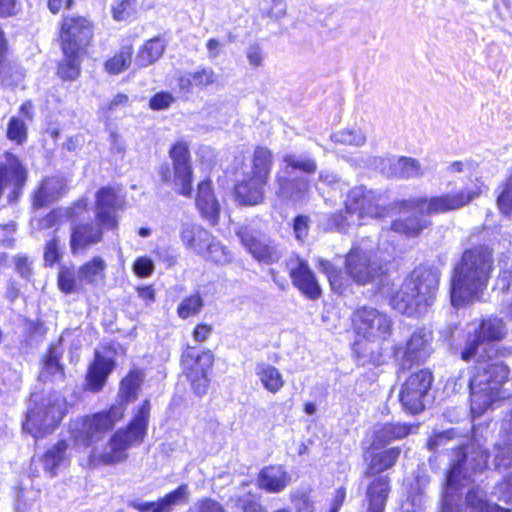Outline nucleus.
Segmentation results:
<instances>
[{
    "label": "nucleus",
    "instance_id": "nucleus-1",
    "mask_svg": "<svg viewBox=\"0 0 512 512\" xmlns=\"http://www.w3.org/2000/svg\"><path fill=\"white\" fill-rule=\"evenodd\" d=\"M484 189V183L476 179L471 186L460 191L429 199L419 197L400 201L396 205L401 217L392 222L391 230L407 237H416L431 224L423 215L430 216L461 209L480 197Z\"/></svg>",
    "mask_w": 512,
    "mask_h": 512
},
{
    "label": "nucleus",
    "instance_id": "nucleus-2",
    "mask_svg": "<svg viewBox=\"0 0 512 512\" xmlns=\"http://www.w3.org/2000/svg\"><path fill=\"white\" fill-rule=\"evenodd\" d=\"M512 355L511 347L489 346L483 350L470 379V408L473 417H480L499 398L500 388L508 379L505 359Z\"/></svg>",
    "mask_w": 512,
    "mask_h": 512
},
{
    "label": "nucleus",
    "instance_id": "nucleus-3",
    "mask_svg": "<svg viewBox=\"0 0 512 512\" xmlns=\"http://www.w3.org/2000/svg\"><path fill=\"white\" fill-rule=\"evenodd\" d=\"M492 251L477 246L463 252L451 279V303L458 307L474 301L486 288L492 269Z\"/></svg>",
    "mask_w": 512,
    "mask_h": 512
},
{
    "label": "nucleus",
    "instance_id": "nucleus-4",
    "mask_svg": "<svg viewBox=\"0 0 512 512\" xmlns=\"http://www.w3.org/2000/svg\"><path fill=\"white\" fill-rule=\"evenodd\" d=\"M489 453L485 448V439L478 430H474L468 444H460L451 458L450 469L446 477L447 491L443 498L441 512L458 511L454 503V494L462 480H471L487 469Z\"/></svg>",
    "mask_w": 512,
    "mask_h": 512
},
{
    "label": "nucleus",
    "instance_id": "nucleus-5",
    "mask_svg": "<svg viewBox=\"0 0 512 512\" xmlns=\"http://www.w3.org/2000/svg\"><path fill=\"white\" fill-rule=\"evenodd\" d=\"M440 272L437 268L420 266L416 268L395 291L390 304L396 311L408 316L420 315L434 303Z\"/></svg>",
    "mask_w": 512,
    "mask_h": 512
},
{
    "label": "nucleus",
    "instance_id": "nucleus-6",
    "mask_svg": "<svg viewBox=\"0 0 512 512\" xmlns=\"http://www.w3.org/2000/svg\"><path fill=\"white\" fill-rule=\"evenodd\" d=\"M150 417V402L145 400L137 409L132 421L124 429L117 430L103 450L93 448L88 458L89 468L114 465L127 460V451L140 445L147 434Z\"/></svg>",
    "mask_w": 512,
    "mask_h": 512
},
{
    "label": "nucleus",
    "instance_id": "nucleus-7",
    "mask_svg": "<svg viewBox=\"0 0 512 512\" xmlns=\"http://www.w3.org/2000/svg\"><path fill=\"white\" fill-rule=\"evenodd\" d=\"M352 321L357 336L376 348L366 347L356 341L355 351L367 357L374 365H379L382 362L381 346L392 334L391 317L376 308L361 307L354 312Z\"/></svg>",
    "mask_w": 512,
    "mask_h": 512
},
{
    "label": "nucleus",
    "instance_id": "nucleus-8",
    "mask_svg": "<svg viewBox=\"0 0 512 512\" xmlns=\"http://www.w3.org/2000/svg\"><path fill=\"white\" fill-rule=\"evenodd\" d=\"M66 409L65 400L58 394L42 397L31 394L29 406L22 424L23 431L35 439L52 433L61 422Z\"/></svg>",
    "mask_w": 512,
    "mask_h": 512
},
{
    "label": "nucleus",
    "instance_id": "nucleus-9",
    "mask_svg": "<svg viewBox=\"0 0 512 512\" xmlns=\"http://www.w3.org/2000/svg\"><path fill=\"white\" fill-rule=\"evenodd\" d=\"M125 407L115 404L108 411L77 418L69 425L70 436L75 446L87 448L101 440L124 415Z\"/></svg>",
    "mask_w": 512,
    "mask_h": 512
},
{
    "label": "nucleus",
    "instance_id": "nucleus-10",
    "mask_svg": "<svg viewBox=\"0 0 512 512\" xmlns=\"http://www.w3.org/2000/svg\"><path fill=\"white\" fill-rule=\"evenodd\" d=\"M345 214L343 223H338L341 228L344 224L361 225L371 219L384 217L386 208L381 204L380 193L359 185L348 192L345 201Z\"/></svg>",
    "mask_w": 512,
    "mask_h": 512
},
{
    "label": "nucleus",
    "instance_id": "nucleus-11",
    "mask_svg": "<svg viewBox=\"0 0 512 512\" xmlns=\"http://www.w3.org/2000/svg\"><path fill=\"white\" fill-rule=\"evenodd\" d=\"M507 333L505 321L497 316H489L482 319L478 324H471L465 346L461 352V358L464 361L475 360L476 363H479V357L485 348L489 346L504 347L491 343L503 340Z\"/></svg>",
    "mask_w": 512,
    "mask_h": 512
},
{
    "label": "nucleus",
    "instance_id": "nucleus-12",
    "mask_svg": "<svg viewBox=\"0 0 512 512\" xmlns=\"http://www.w3.org/2000/svg\"><path fill=\"white\" fill-rule=\"evenodd\" d=\"M386 260L379 258L376 253L353 248L345 258V271L357 284L380 282L385 274Z\"/></svg>",
    "mask_w": 512,
    "mask_h": 512
},
{
    "label": "nucleus",
    "instance_id": "nucleus-13",
    "mask_svg": "<svg viewBox=\"0 0 512 512\" xmlns=\"http://www.w3.org/2000/svg\"><path fill=\"white\" fill-rule=\"evenodd\" d=\"M214 363V354L209 349L197 350L187 346L182 353V365L184 372L191 382L194 392L201 396L206 393L209 378L208 372Z\"/></svg>",
    "mask_w": 512,
    "mask_h": 512
},
{
    "label": "nucleus",
    "instance_id": "nucleus-14",
    "mask_svg": "<svg viewBox=\"0 0 512 512\" xmlns=\"http://www.w3.org/2000/svg\"><path fill=\"white\" fill-rule=\"evenodd\" d=\"M93 37V25L84 17L68 16L60 29L61 48L64 55L80 53Z\"/></svg>",
    "mask_w": 512,
    "mask_h": 512
},
{
    "label": "nucleus",
    "instance_id": "nucleus-15",
    "mask_svg": "<svg viewBox=\"0 0 512 512\" xmlns=\"http://www.w3.org/2000/svg\"><path fill=\"white\" fill-rule=\"evenodd\" d=\"M432 385V374L428 370H419L411 374L403 383L399 399L405 410L417 414L424 409L423 398Z\"/></svg>",
    "mask_w": 512,
    "mask_h": 512
},
{
    "label": "nucleus",
    "instance_id": "nucleus-16",
    "mask_svg": "<svg viewBox=\"0 0 512 512\" xmlns=\"http://www.w3.org/2000/svg\"><path fill=\"white\" fill-rule=\"evenodd\" d=\"M173 166L175 190L183 196H191L193 171L189 145L185 141H177L169 150Z\"/></svg>",
    "mask_w": 512,
    "mask_h": 512
},
{
    "label": "nucleus",
    "instance_id": "nucleus-17",
    "mask_svg": "<svg viewBox=\"0 0 512 512\" xmlns=\"http://www.w3.org/2000/svg\"><path fill=\"white\" fill-rule=\"evenodd\" d=\"M370 166L379 169L390 178L410 179L422 177L426 170L418 159L412 157H374L370 159Z\"/></svg>",
    "mask_w": 512,
    "mask_h": 512
},
{
    "label": "nucleus",
    "instance_id": "nucleus-18",
    "mask_svg": "<svg viewBox=\"0 0 512 512\" xmlns=\"http://www.w3.org/2000/svg\"><path fill=\"white\" fill-rule=\"evenodd\" d=\"M237 235L242 245L258 262L272 264L282 257V251L274 241L261 237L246 227L239 228Z\"/></svg>",
    "mask_w": 512,
    "mask_h": 512
},
{
    "label": "nucleus",
    "instance_id": "nucleus-19",
    "mask_svg": "<svg viewBox=\"0 0 512 512\" xmlns=\"http://www.w3.org/2000/svg\"><path fill=\"white\" fill-rule=\"evenodd\" d=\"M287 268L293 285L308 299L320 298L322 289L308 262L299 256L287 260Z\"/></svg>",
    "mask_w": 512,
    "mask_h": 512
},
{
    "label": "nucleus",
    "instance_id": "nucleus-20",
    "mask_svg": "<svg viewBox=\"0 0 512 512\" xmlns=\"http://www.w3.org/2000/svg\"><path fill=\"white\" fill-rule=\"evenodd\" d=\"M103 227L97 223L72 222L70 226V250L72 255H83L103 239Z\"/></svg>",
    "mask_w": 512,
    "mask_h": 512
},
{
    "label": "nucleus",
    "instance_id": "nucleus-21",
    "mask_svg": "<svg viewBox=\"0 0 512 512\" xmlns=\"http://www.w3.org/2000/svg\"><path fill=\"white\" fill-rule=\"evenodd\" d=\"M123 199L109 187L101 188L96 194V220L104 229H115L118 225L117 212L122 209Z\"/></svg>",
    "mask_w": 512,
    "mask_h": 512
},
{
    "label": "nucleus",
    "instance_id": "nucleus-22",
    "mask_svg": "<svg viewBox=\"0 0 512 512\" xmlns=\"http://www.w3.org/2000/svg\"><path fill=\"white\" fill-rule=\"evenodd\" d=\"M432 334L426 329H418L409 338L405 348L397 346L395 348V356L403 357V366L406 363L425 361L432 352L431 347Z\"/></svg>",
    "mask_w": 512,
    "mask_h": 512
},
{
    "label": "nucleus",
    "instance_id": "nucleus-23",
    "mask_svg": "<svg viewBox=\"0 0 512 512\" xmlns=\"http://www.w3.org/2000/svg\"><path fill=\"white\" fill-rule=\"evenodd\" d=\"M187 498V486L182 485L158 501L132 500L128 503V506L139 512H171L175 506L184 503Z\"/></svg>",
    "mask_w": 512,
    "mask_h": 512
},
{
    "label": "nucleus",
    "instance_id": "nucleus-24",
    "mask_svg": "<svg viewBox=\"0 0 512 512\" xmlns=\"http://www.w3.org/2000/svg\"><path fill=\"white\" fill-rule=\"evenodd\" d=\"M275 181L278 186L276 190L278 196L293 202H304L307 200L310 191L308 179L304 177L290 179L278 173Z\"/></svg>",
    "mask_w": 512,
    "mask_h": 512
},
{
    "label": "nucleus",
    "instance_id": "nucleus-25",
    "mask_svg": "<svg viewBox=\"0 0 512 512\" xmlns=\"http://www.w3.org/2000/svg\"><path fill=\"white\" fill-rule=\"evenodd\" d=\"M114 366L115 363L111 358L96 352L95 359L90 365L86 376L87 390L99 392L106 384L107 378L113 371Z\"/></svg>",
    "mask_w": 512,
    "mask_h": 512
},
{
    "label": "nucleus",
    "instance_id": "nucleus-26",
    "mask_svg": "<svg viewBox=\"0 0 512 512\" xmlns=\"http://www.w3.org/2000/svg\"><path fill=\"white\" fill-rule=\"evenodd\" d=\"M390 492L389 478L381 476L369 483L366 489L364 506L366 512H385Z\"/></svg>",
    "mask_w": 512,
    "mask_h": 512
},
{
    "label": "nucleus",
    "instance_id": "nucleus-27",
    "mask_svg": "<svg viewBox=\"0 0 512 512\" xmlns=\"http://www.w3.org/2000/svg\"><path fill=\"white\" fill-rule=\"evenodd\" d=\"M291 481L290 474L281 465L264 467L258 474V487L269 492L279 493L283 491Z\"/></svg>",
    "mask_w": 512,
    "mask_h": 512
},
{
    "label": "nucleus",
    "instance_id": "nucleus-28",
    "mask_svg": "<svg viewBox=\"0 0 512 512\" xmlns=\"http://www.w3.org/2000/svg\"><path fill=\"white\" fill-rule=\"evenodd\" d=\"M267 182L247 173L235 186L236 196L245 205H257L264 199V187Z\"/></svg>",
    "mask_w": 512,
    "mask_h": 512
},
{
    "label": "nucleus",
    "instance_id": "nucleus-29",
    "mask_svg": "<svg viewBox=\"0 0 512 512\" xmlns=\"http://www.w3.org/2000/svg\"><path fill=\"white\" fill-rule=\"evenodd\" d=\"M212 237L207 230L198 225L187 223L181 227L180 238L183 245L198 255L204 253Z\"/></svg>",
    "mask_w": 512,
    "mask_h": 512
},
{
    "label": "nucleus",
    "instance_id": "nucleus-30",
    "mask_svg": "<svg viewBox=\"0 0 512 512\" xmlns=\"http://www.w3.org/2000/svg\"><path fill=\"white\" fill-rule=\"evenodd\" d=\"M217 74L210 67H200L192 72L183 74L178 79L180 91L191 93L194 88L205 89L217 81Z\"/></svg>",
    "mask_w": 512,
    "mask_h": 512
},
{
    "label": "nucleus",
    "instance_id": "nucleus-31",
    "mask_svg": "<svg viewBox=\"0 0 512 512\" xmlns=\"http://www.w3.org/2000/svg\"><path fill=\"white\" fill-rule=\"evenodd\" d=\"M167 41L162 36H156L143 43L137 51L135 66L146 68L156 63L164 54Z\"/></svg>",
    "mask_w": 512,
    "mask_h": 512
},
{
    "label": "nucleus",
    "instance_id": "nucleus-32",
    "mask_svg": "<svg viewBox=\"0 0 512 512\" xmlns=\"http://www.w3.org/2000/svg\"><path fill=\"white\" fill-rule=\"evenodd\" d=\"M196 205L202 216L215 224L218 219L220 206L218 201L212 192L211 183L209 181H203L198 185V191L196 196Z\"/></svg>",
    "mask_w": 512,
    "mask_h": 512
},
{
    "label": "nucleus",
    "instance_id": "nucleus-33",
    "mask_svg": "<svg viewBox=\"0 0 512 512\" xmlns=\"http://www.w3.org/2000/svg\"><path fill=\"white\" fill-rule=\"evenodd\" d=\"M66 190L67 185L64 179L59 177L47 178L34 195V206H46L60 198Z\"/></svg>",
    "mask_w": 512,
    "mask_h": 512
},
{
    "label": "nucleus",
    "instance_id": "nucleus-34",
    "mask_svg": "<svg viewBox=\"0 0 512 512\" xmlns=\"http://www.w3.org/2000/svg\"><path fill=\"white\" fill-rule=\"evenodd\" d=\"M107 263L101 256H94L78 268V279L86 285L97 286L106 278Z\"/></svg>",
    "mask_w": 512,
    "mask_h": 512
},
{
    "label": "nucleus",
    "instance_id": "nucleus-35",
    "mask_svg": "<svg viewBox=\"0 0 512 512\" xmlns=\"http://www.w3.org/2000/svg\"><path fill=\"white\" fill-rule=\"evenodd\" d=\"M255 374L260 383L270 393L276 394L284 386L282 373L275 366L268 363H259L256 365Z\"/></svg>",
    "mask_w": 512,
    "mask_h": 512
},
{
    "label": "nucleus",
    "instance_id": "nucleus-36",
    "mask_svg": "<svg viewBox=\"0 0 512 512\" xmlns=\"http://www.w3.org/2000/svg\"><path fill=\"white\" fill-rule=\"evenodd\" d=\"M411 432V426L401 423H385L374 427V445H386Z\"/></svg>",
    "mask_w": 512,
    "mask_h": 512
},
{
    "label": "nucleus",
    "instance_id": "nucleus-37",
    "mask_svg": "<svg viewBox=\"0 0 512 512\" xmlns=\"http://www.w3.org/2000/svg\"><path fill=\"white\" fill-rule=\"evenodd\" d=\"M401 454L399 447H392L377 453L371 457L368 468L365 472L367 476L376 475L394 466Z\"/></svg>",
    "mask_w": 512,
    "mask_h": 512
},
{
    "label": "nucleus",
    "instance_id": "nucleus-38",
    "mask_svg": "<svg viewBox=\"0 0 512 512\" xmlns=\"http://www.w3.org/2000/svg\"><path fill=\"white\" fill-rule=\"evenodd\" d=\"M145 374L142 370H131L129 374L121 381L119 389V399L122 407L124 403H129L137 398L138 391L142 385Z\"/></svg>",
    "mask_w": 512,
    "mask_h": 512
},
{
    "label": "nucleus",
    "instance_id": "nucleus-39",
    "mask_svg": "<svg viewBox=\"0 0 512 512\" xmlns=\"http://www.w3.org/2000/svg\"><path fill=\"white\" fill-rule=\"evenodd\" d=\"M251 162L252 168L249 174L258 177V179L268 181L273 165L271 151L266 147H257L254 150Z\"/></svg>",
    "mask_w": 512,
    "mask_h": 512
},
{
    "label": "nucleus",
    "instance_id": "nucleus-40",
    "mask_svg": "<svg viewBox=\"0 0 512 512\" xmlns=\"http://www.w3.org/2000/svg\"><path fill=\"white\" fill-rule=\"evenodd\" d=\"M466 506L470 512H509L495 503L486 500V495L479 487L472 488L466 495Z\"/></svg>",
    "mask_w": 512,
    "mask_h": 512
},
{
    "label": "nucleus",
    "instance_id": "nucleus-41",
    "mask_svg": "<svg viewBox=\"0 0 512 512\" xmlns=\"http://www.w3.org/2000/svg\"><path fill=\"white\" fill-rule=\"evenodd\" d=\"M60 354L54 346H51L45 359L44 366L40 372L42 380L61 381L64 378L63 367L59 363Z\"/></svg>",
    "mask_w": 512,
    "mask_h": 512
},
{
    "label": "nucleus",
    "instance_id": "nucleus-42",
    "mask_svg": "<svg viewBox=\"0 0 512 512\" xmlns=\"http://www.w3.org/2000/svg\"><path fill=\"white\" fill-rule=\"evenodd\" d=\"M460 441L456 436L455 429H449L439 433H434L428 440L427 446L431 451L452 450L457 451Z\"/></svg>",
    "mask_w": 512,
    "mask_h": 512
},
{
    "label": "nucleus",
    "instance_id": "nucleus-43",
    "mask_svg": "<svg viewBox=\"0 0 512 512\" xmlns=\"http://www.w3.org/2000/svg\"><path fill=\"white\" fill-rule=\"evenodd\" d=\"M132 46H124L113 57L104 63V69L108 74L117 75L129 68L132 62Z\"/></svg>",
    "mask_w": 512,
    "mask_h": 512
},
{
    "label": "nucleus",
    "instance_id": "nucleus-44",
    "mask_svg": "<svg viewBox=\"0 0 512 512\" xmlns=\"http://www.w3.org/2000/svg\"><path fill=\"white\" fill-rule=\"evenodd\" d=\"M316 266L327 276L331 288L341 293L347 285V279L343 276L341 270L323 258H317Z\"/></svg>",
    "mask_w": 512,
    "mask_h": 512
},
{
    "label": "nucleus",
    "instance_id": "nucleus-45",
    "mask_svg": "<svg viewBox=\"0 0 512 512\" xmlns=\"http://www.w3.org/2000/svg\"><path fill=\"white\" fill-rule=\"evenodd\" d=\"M330 140L335 144L360 147L365 144L366 135L360 128L350 127L332 133Z\"/></svg>",
    "mask_w": 512,
    "mask_h": 512
},
{
    "label": "nucleus",
    "instance_id": "nucleus-46",
    "mask_svg": "<svg viewBox=\"0 0 512 512\" xmlns=\"http://www.w3.org/2000/svg\"><path fill=\"white\" fill-rule=\"evenodd\" d=\"M58 286L62 292L71 294L79 292L83 282H80L78 271L76 272L73 267L61 266L58 273Z\"/></svg>",
    "mask_w": 512,
    "mask_h": 512
},
{
    "label": "nucleus",
    "instance_id": "nucleus-47",
    "mask_svg": "<svg viewBox=\"0 0 512 512\" xmlns=\"http://www.w3.org/2000/svg\"><path fill=\"white\" fill-rule=\"evenodd\" d=\"M283 162L286 164L285 172L287 174L289 169L300 170L307 174L314 173L317 169L316 161L307 155L288 153L283 156Z\"/></svg>",
    "mask_w": 512,
    "mask_h": 512
},
{
    "label": "nucleus",
    "instance_id": "nucleus-48",
    "mask_svg": "<svg viewBox=\"0 0 512 512\" xmlns=\"http://www.w3.org/2000/svg\"><path fill=\"white\" fill-rule=\"evenodd\" d=\"M81 72V59L79 53L64 55V58L58 65V75L63 80H76Z\"/></svg>",
    "mask_w": 512,
    "mask_h": 512
},
{
    "label": "nucleus",
    "instance_id": "nucleus-49",
    "mask_svg": "<svg viewBox=\"0 0 512 512\" xmlns=\"http://www.w3.org/2000/svg\"><path fill=\"white\" fill-rule=\"evenodd\" d=\"M67 447L68 445L65 441H59L45 453L43 457L44 468L51 476L54 475L55 469L65 460Z\"/></svg>",
    "mask_w": 512,
    "mask_h": 512
},
{
    "label": "nucleus",
    "instance_id": "nucleus-50",
    "mask_svg": "<svg viewBox=\"0 0 512 512\" xmlns=\"http://www.w3.org/2000/svg\"><path fill=\"white\" fill-rule=\"evenodd\" d=\"M201 256L208 261L221 265L229 263L232 259L230 251L214 237H212V241H210L208 247Z\"/></svg>",
    "mask_w": 512,
    "mask_h": 512
},
{
    "label": "nucleus",
    "instance_id": "nucleus-51",
    "mask_svg": "<svg viewBox=\"0 0 512 512\" xmlns=\"http://www.w3.org/2000/svg\"><path fill=\"white\" fill-rule=\"evenodd\" d=\"M425 503V493L417 481L416 487L412 486L408 492L407 499L402 505V512H424Z\"/></svg>",
    "mask_w": 512,
    "mask_h": 512
},
{
    "label": "nucleus",
    "instance_id": "nucleus-52",
    "mask_svg": "<svg viewBox=\"0 0 512 512\" xmlns=\"http://www.w3.org/2000/svg\"><path fill=\"white\" fill-rule=\"evenodd\" d=\"M497 206L501 213L512 215V171L504 181L497 197Z\"/></svg>",
    "mask_w": 512,
    "mask_h": 512
},
{
    "label": "nucleus",
    "instance_id": "nucleus-53",
    "mask_svg": "<svg viewBox=\"0 0 512 512\" xmlns=\"http://www.w3.org/2000/svg\"><path fill=\"white\" fill-rule=\"evenodd\" d=\"M202 307V297L199 294H194L182 300L177 308V313L180 318L186 319L190 316L198 314Z\"/></svg>",
    "mask_w": 512,
    "mask_h": 512
},
{
    "label": "nucleus",
    "instance_id": "nucleus-54",
    "mask_svg": "<svg viewBox=\"0 0 512 512\" xmlns=\"http://www.w3.org/2000/svg\"><path fill=\"white\" fill-rule=\"evenodd\" d=\"M7 137L17 144H22L27 139V126L24 120L12 117L7 127Z\"/></svg>",
    "mask_w": 512,
    "mask_h": 512
},
{
    "label": "nucleus",
    "instance_id": "nucleus-55",
    "mask_svg": "<svg viewBox=\"0 0 512 512\" xmlns=\"http://www.w3.org/2000/svg\"><path fill=\"white\" fill-rule=\"evenodd\" d=\"M137 7V0H122L113 7V18L117 21H124L134 16Z\"/></svg>",
    "mask_w": 512,
    "mask_h": 512
},
{
    "label": "nucleus",
    "instance_id": "nucleus-56",
    "mask_svg": "<svg viewBox=\"0 0 512 512\" xmlns=\"http://www.w3.org/2000/svg\"><path fill=\"white\" fill-rule=\"evenodd\" d=\"M447 172L450 175L464 174L472 177L477 172V164L471 160H459L449 163Z\"/></svg>",
    "mask_w": 512,
    "mask_h": 512
},
{
    "label": "nucleus",
    "instance_id": "nucleus-57",
    "mask_svg": "<svg viewBox=\"0 0 512 512\" xmlns=\"http://www.w3.org/2000/svg\"><path fill=\"white\" fill-rule=\"evenodd\" d=\"M493 494L505 503H512V472L496 484Z\"/></svg>",
    "mask_w": 512,
    "mask_h": 512
},
{
    "label": "nucleus",
    "instance_id": "nucleus-58",
    "mask_svg": "<svg viewBox=\"0 0 512 512\" xmlns=\"http://www.w3.org/2000/svg\"><path fill=\"white\" fill-rule=\"evenodd\" d=\"M310 220L307 216L299 215L293 221V232L297 241L304 242L309 234Z\"/></svg>",
    "mask_w": 512,
    "mask_h": 512
},
{
    "label": "nucleus",
    "instance_id": "nucleus-59",
    "mask_svg": "<svg viewBox=\"0 0 512 512\" xmlns=\"http://www.w3.org/2000/svg\"><path fill=\"white\" fill-rule=\"evenodd\" d=\"M191 512H225L222 505L212 499H201L191 508Z\"/></svg>",
    "mask_w": 512,
    "mask_h": 512
},
{
    "label": "nucleus",
    "instance_id": "nucleus-60",
    "mask_svg": "<svg viewBox=\"0 0 512 512\" xmlns=\"http://www.w3.org/2000/svg\"><path fill=\"white\" fill-rule=\"evenodd\" d=\"M173 102L174 97L169 92H160L150 99L149 106L153 110H163L170 107Z\"/></svg>",
    "mask_w": 512,
    "mask_h": 512
},
{
    "label": "nucleus",
    "instance_id": "nucleus-61",
    "mask_svg": "<svg viewBox=\"0 0 512 512\" xmlns=\"http://www.w3.org/2000/svg\"><path fill=\"white\" fill-rule=\"evenodd\" d=\"M60 257L61 254L59 250V241L56 237H54L45 246L44 259L46 264L51 266L59 261Z\"/></svg>",
    "mask_w": 512,
    "mask_h": 512
},
{
    "label": "nucleus",
    "instance_id": "nucleus-62",
    "mask_svg": "<svg viewBox=\"0 0 512 512\" xmlns=\"http://www.w3.org/2000/svg\"><path fill=\"white\" fill-rule=\"evenodd\" d=\"M133 270L140 277H148L154 270L153 261L148 257H139L133 265Z\"/></svg>",
    "mask_w": 512,
    "mask_h": 512
},
{
    "label": "nucleus",
    "instance_id": "nucleus-63",
    "mask_svg": "<svg viewBox=\"0 0 512 512\" xmlns=\"http://www.w3.org/2000/svg\"><path fill=\"white\" fill-rule=\"evenodd\" d=\"M129 103V97L126 94L119 93L111 101L102 106L103 112L112 113L120 107H125Z\"/></svg>",
    "mask_w": 512,
    "mask_h": 512
},
{
    "label": "nucleus",
    "instance_id": "nucleus-64",
    "mask_svg": "<svg viewBox=\"0 0 512 512\" xmlns=\"http://www.w3.org/2000/svg\"><path fill=\"white\" fill-rule=\"evenodd\" d=\"M291 500L298 512H313V503L305 494L293 493Z\"/></svg>",
    "mask_w": 512,
    "mask_h": 512
}]
</instances>
